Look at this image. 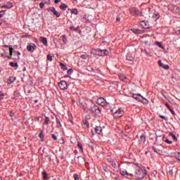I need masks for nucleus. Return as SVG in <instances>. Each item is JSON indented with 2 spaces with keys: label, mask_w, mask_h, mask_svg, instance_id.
Listing matches in <instances>:
<instances>
[{
  "label": "nucleus",
  "mask_w": 180,
  "mask_h": 180,
  "mask_svg": "<svg viewBox=\"0 0 180 180\" xmlns=\"http://www.w3.org/2000/svg\"><path fill=\"white\" fill-rule=\"evenodd\" d=\"M124 115V110L123 108H119L117 110L112 113L113 117L117 119V117H122Z\"/></svg>",
  "instance_id": "1"
},
{
  "label": "nucleus",
  "mask_w": 180,
  "mask_h": 180,
  "mask_svg": "<svg viewBox=\"0 0 180 180\" xmlns=\"http://www.w3.org/2000/svg\"><path fill=\"white\" fill-rule=\"evenodd\" d=\"M135 174L136 178H139V179H143V178L146 176L147 173L143 169H138L136 171Z\"/></svg>",
  "instance_id": "2"
},
{
  "label": "nucleus",
  "mask_w": 180,
  "mask_h": 180,
  "mask_svg": "<svg viewBox=\"0 0 180 180\" xmlns=\"http://www.w3.org/2000/svg\"><path fill=\"white\" fill-rule=\"evenodd\" d=\"M90 110L92 113H94V115H101V110L99 109V107H98V105H92Z\"/></svg>",
  "instance_id": "3"
},
{
  "label": "nucleus",
  "mask_w": 180,
  "mask_h": 180,
  "mask_svg": "<svg viewBox=\"0 0 180 180\" xmlns=\"http://www.w3.org/2000/svg\"><path fill=\"white\" fill-rule=\"evenodd\" d=\"M58 86L62 91H65L68 88V84H67V82L65 81H60L58 83Z\"/></svg>",
  "instance_id": "4"
},
{
  "label": "nucleus",
  "mask_w": 180,
  "mask_h": 180,
  "mask_svg": "<svg viewBox=\"0 0 180 180\" xmlns=\"http://www.w3.org/2000/svg\"><path fill=\"white\" fill-rule=\"evenodd\" d=\"M96 53L98 56H109V51L106 49H97Z\"/></svg>",
  "instance_id": "5"
},
{
  "label": "nucleus",
  "mask_w": 180,
  "mask_h": 180,
  "mask_svg": "<svg viewBox=\"0 0 180 180\" xmlns=\"http://www.w3.org/2000/svg\"><path fill=\"white\" fill-rule=\"evenodd\" d=\"M48 11L52 12V13H53L55 16H56V18H60L61 16V14L58 13L57 11H56V8L54 7H49L48 8Z\"/></svg>",
  "instance_id": "6"
},
{
  "label": "nucleus",
  "mask_w": 180,
  "mask_h": 180,
  "mask_svg": "<svg viewBox=\"0 0 180 180\" xmlns=\"http://www.w3.org/2000/svg\"><path fill=\"white\" fill-rule=\"evenodd\" d=\"M97 103L100 106H106L107 105L106 100L102 97L97 99Z\"/></svg>",
  "instance_id": "7"
},
{
  "label": "nucleus",
  "mask_w": 180,
  "mask_h": 180,
  "mask_svg": "<svg viewBox=\"0 0 180 180\" xmlns=\"http://www.w3.org/2000/svg\"><path fill=\"white\" fill-rule=\"evenodd\" d=\"M36 47V44L33 43L28 44V45L27 46V51H31V53H33Z\"/></svg>",
  "instance_id": "8"
},
{
  "label": "nucleus",
  "mask_w": 180,
  "mask_h": 180,
  "mask_svg": "<svg viewBox=\"0 0 180 180\" xmlns=\"http://www.w3.org/2000/svg\"><path fill=\"white\" fill-rule=\"evenodd\" d=\"M150 18H151L154 22H157V20L160 19V13L155 11L152 15H150Z\"/></svg>",
  "instance_id": "9"
},
{
  "label": "nucleus",
  "mask_w": 180,
  "mask_h": 180,
  "mask_svg": "<svg viewBox=\"0 0 180 180\" xmlns=\"http://www.w3.org/2000/svg\"><path fill=\"white\" fill-rule=\"evenodd\" d=\"M142 99H144L145 101H147V99H146V98L143 97V96H141V94H133L132 95V98H134V99H136V101H139V102H141V100L140 99V97Z\"/></svg>",
  "instance_id": "10"
},
{
  "label": "nucleus",
  "mask_w": 180,
  "mask_h": 180,
  "mask_svg": "<svg viewBox=\"0 0 180 180\" xmlns=\"http://www.w3.org/2000/svg\"><path fill=\"white\" fill-rule=\"evenodd\" d=\"M158 64L160 67H162V68H164V70H169V66L168 65L162 63L161 60H158Z\"/></svg>",
  "instance_id": "11"
},
{
  "label": "nucleus",
  "mask_w": 180,
  "mask_h": 180,
  "mask_svg": "<svg viewBox=\"0 0 180 180\" xmlns=\"http://www.w3.org/2000/svg\"><path fill=\"white\" fill-rule=\"evenodd\" d=\"M129 12L132 16H137V15H139V11L136 10L135 8L129 9Z\"/></svg>",
  "instance_id": "12"
},
{
  "label": "nucleus",
  "mask_w": 180,
  "mask_h": 180,
  "mask_svg": "<svg viewBox=\"0 0 180 180\" xmlns=\"http://www.w3.org/2000/svg\"><path fill=\"white\" fill-rule=\"evenodd\" d=\"M165 106H166L167 108V109H169V110H170L171 113H172L173 115H175V111L171 108V105H169V104H168V103L167 102H164L163 103Z\"/></svg>",
  "instance_id": "13"
},
{
  "label": "nucleus",
  "mask_w": 180,
  "mask_h": 180,
  "mask_svg": "<svg viewBox=\"0 0 180 180\" xmlns=\"http://www.w3.org/2000/svg\"><path fill=\"white\" fill-rule=\"evenodd\" d=\"M141 26L143 27V29H148V23L146 21H141Z\"/></svg>",
  "instance_id": "14"
},
{
  "label": "nucleus",
  "mask_w": 180,
  "mask_h": 180,
  "mask_svg": "<svg viewBox=\"0 0 180 180\" xmlns=\"http://www.w3.org/2000/svg\"><path fill=\"white\" fill-rule=\"evenodd\" d=\"M40 40L44 46H49V44H47V38L41 37Z\"/></svg>",
  "instance_id": "15"
},
{
  "label": "nucleus",
  "mask_w": 180,
  "mask_h": 180,
  "mask_svg": "<svg viewBox=\"0 0 180 180\" xmlns=\"http://www.w3.org/2000/svg\"><path fill=\"white\" fill-rule=\"evenodd\" d=\"M120 174H121V175H122V176H124L126 175H127V176L129 175V176H133V174H128L127 172L124 171V170H121Z\"/></svg>",
  "instance_id": "16"
},
{
  "label": "nucleus",
  "mask_w": 180,
  "mask_h": 180,
  "mask_svg": "<svg viewBox=\"0 0 180 180\" xmlns=\"http://www.w3.org/2000/svg\"><path fill=\"white\" fill-rule=\"evenodd\" d=\"M15 81H16V77L13 76L7 80V82L8 84H12V82H15Z\"/></svg>",
  "instance_id": "17"
},
{
  "label": "nucleus",
  "mask_w": 180,
  "mask_h": 180,
  "mask_svg": "<svg viewBox=\"0 0 180 180\" xmlns=\"http://www.w3.org/2000/svg\"><path fill=\"white\" fill-rule=\"evenodd\" d=\"M6 47H9V50H10V56L8 57V58H11L13 54V48H12V46H11V45L9 46H6Z\"/></svg>",
  "instance_id": "18"
},
{
  "label": "nucleus",
  "mask_w": 180,
  "mask_h": 180,
  "mask_svg": "<svg viewBox=\"0 0 180 180\" xmlns=\"http://www.w3.org/2000/svg\"><path fill=\"white\" fill-rule=\"evenodd\" d=\"M95 131L97 134H101V133H102V127L99 126L96 127Z\"/></svg>",
  "instance_id": "19"
},
{
  "label": "nucleus",
  "mask_w": 180,
  "mask_h": 180,
  "mask_svg": "<svg viewBox=\"0 0 180 180\" xmlns=\"http://www.w3.org/2000/svg\"><path fill=\"white\" fill-rule=\"evenodd\" d=\"M162 141H165V143H167V144H172V142L169 141V139H167L165 135L162 136Z\"/></svg>",
  "instance_id": "20"
},
{
  "label": "nucleus",
  "mask_w": 180,
  "mask_h": 180,
  "mask_svg": "<svg viewBox=\"0 0 180 180\" xmlns=\"http://www.w3.org/2000/svg\"><path fill=\"white\" fill-rule=\"evenodd\" d=\"M155 46H158V47H160V49H162L164 50V46H162V42L155 41Z\"/></svg>",
  "instance_id": "21"
},
{
  "label": "nucleus",
  "mask_w": 180,
  "mask_h": 180,
  "mask_svg": "<svg viewBox=\"0 0 180 180\" xmlns=\"http://www.w3.org/2000/svg\"><path fill=\"white\" fill-rule=\"evenodd\" d=\"M13 6L12 4H9V5H4L1 6V8L3 9H10V8H13Z\"/></svg>",
  "instance_id": "22"
},
{
  "label": "nucleus",
  "mask_w": 180,
  "mask_h": 180,
  "mask_svg": "<svg viewBox=\"0 0 180 180\" xmlns=\"http://www.w3.org/2000/svg\"><path fill=\"white\" fill-rule=\"evenodd\" d=\"M60 9H61L62 11H65L67 9V5L65 4H62L60 6Z\"/></svg>",
  "instance_id": "23"
},
{
  "label": "nucleus",
  "mask_w": 180,
  "mask_h": 180,
  "mask_svg": "<svg viewBox=\"0 0 180 180\" xmlns=\"http://www.w3.org/2000/svg\"><path fill=\"white\" fill-rule=\"evenodd\" d=\"M56 121L57 127H62L61 122L60 121V119L56 118Z\"/></svg>",
  "instance_id": "24"
},
{
  "label": "nucleus",
  "mask_w": 180,
  "mask_h": 180,
  "mask_svg": "<svg viewBox=\"0 0 180 180\" xmlns=\"http://www.w3.org/2000/svg\"><path fill=\"white\" fill-rule=\"evenodd\" d=\"M9 65L11 67H16V68L19 67V65H18L17 63H13V62H10Z\"/></svg>",
  "instance_id": "25"
},
{
  "label": "nucleus",
  "mask_w": 180,
  "mask_h": 180,
  "mask_svg": "<svg viewBox=\"0 0 180 180\" xmlns=\"http://www.w3.org/2000/svg\"><path fill=\"white\" fill-rule=\"evenodd\" d=\"M80 58L82 60H86V58H88V55L86 53L82 54L80 55Z\"/></svg>",
  "instance_id": "26"
},
{
  "label": "nucleus",
  "mask_w": 180,
  "mask_h": 180,
  "mask_svg": "<svg viewBox=\"0 0 180 180\" xmlns=\"http://www.w3.org/2000/svg\"><path fill=\"white\" fill-rule=\"evenodd\" d=\"M174 157L176 158V160L180 161V153L179 152H176L174 153Z\"/></svg>",
  "instance_id": "27"
},
{
  "label": "nucleus",
  "mask_w": 180,
  "mask_h": 180,
  "mask_svg": "<svg viewBox=\"0 0 180 180\" xmlns=\"http://www.w3.org/2000/svg\"><path fill=\"white\" fill-rule=\"evenodd\" d=\"M71 13L73 15H78V10L77 8H72L71 10Z\"/></svg>",
  "instance_id": "28"
},
{
  "label": "nucleus",
  "mask_w": 180,
  "mask_h": 180,
  "mask_svg": "<svg viewBox=\"0 0 180 180\" xmlns=\"http://www.w3.org/2000/svg\"><path fill=\"white\" fill-rule=\"evenodd\" d=\"M42 2L44 5H50V4H51V1L50 0H43Z\"/></svg>",
  "instance_id": "29"
},
{
  "label": "nucleus",
  "mask_w": 180,
  "mask_h": 180,
  "mask_svg": "<svg viewBox=\"0 0 180 180\" xmlns=\"http://www.w3.org/2000/svg\"><path fill=\"white\" fill-rule=\"evenodd\" d=\"M42 176L44 178V179H47L48 178V174H47V172H46V171H44L43 173H42Z\"/></svg>",
  "instance_id": "30"
},
{
  "label": "nucleus",
  "mask_w": 180,
  "mask_h": 180,
  "mask_svg": "<svg viewBox=\"0 0 180 180\" xmlns=\"http://www.w3.org/2000/svg\"><path fill=\"white\" fill-rule=\"evenodd\" d=\"M77 147H79V148H80L82 153H84V148L82 147V144H81V143H77Z\"/></svg>",
  "instance_id": "31"
},
{
  "label": "nucleus",
  "mask_w": 180,
  "mask_h": 180,
  "mask_svg": "<svg viewBox=\"0 0 180 180\" xmlns=\"http://www.w3.org/2000/svg\"><path fill=\"white\" fill-rule=\"evenodd\" d=\"M39 137L41 141H43L44 140V135H43V133H40L39 135Z\"/></svg>",
  "instance_id": "32"
},
{
  "label": "nucleus",
  "mask_w": 180,
  "mask_h": 180,
  "mask_svg": "<svg viewBox=\"0 0 180 180\" xmlns=\"http://www.w3.org/2000/svg\"><path fill=\"white\" fill-rule=\"evenodd\" d=\"M170 136L172 137L173 140H174V141H178V138H176V136H175L173 134H170Z\"/></svg>",
  "instance_id": "33"
},
{
  "label": "nucleus",
  "mask_w": 180,
  "mask_h": 180,
  "mask_svg": "<svg viewBox=\"0 0 180 180\" xmlns=\"http://www.w3.org/2000/svg\"><path fill=\"white\" fill-rule=\"evenodd\" d=\"M131 32H133V33H135L136 34H139V33H140V31L137 29H132Z\"/></svg>",
  "instance_id": "34"
},
{
  "label": "nucleus",
  "mask_w": 180,
  "mask_h": 180,
  "mask_svg": "<svg viewBox=\"0 0 180 180\" xmlns=\"http://www.w3.org/2000/svg\"><path fill=\"white\" fill-rule=\"evenodd\" d=\"M49 122H50V118L46 117H45V121H44V124H49Z\"/></svg>",
  "instance_id": "35"
},
{
  "label": "nucleus",
  "mask_w": 180,
  "mask_h": 180,
  "mask_svg": "<svg viewBox=\"0 0 180 180\" xmlns=\"http://www.w3.org/2000/svg\"><path fill=\"white\" fill-rule=\"evenodd\" d=\"M46 58L48 61H53V57L51 55H47Z\"/></svg>",
  "instance_id": "36"
},
{
  "label": "nucleus",
  "mask_w": 180,
  "mask_h": 180,
  "mask_svg": "<svg viewBox=\"0 0 180 180\" xmlns=\"http://www.w3.org/2000/svg\"><path fill=\"white\" fill-rule=\"evenodd\" d=\"M58 143H60V144H64V143H65V141H64V138H60L58 140Z\"/></svg>",
  "instance_id": "37"
},
{
  "label": "nucleus",
  "mask_w": 180,
  "mask_h": 180,
  "mask_svg": "<svg viewBox=\"0 0 180 180\" xmlns=\"http://www.w3.org/2000/svg\"><path fill=\"white\" fill-rule=\"evenodd\" d=\"M4 97H5V94H4L2 91H0V101H2V99H4Z\"/></svg>",
  "instance_id": "38"
},
{
  "label": "nucleus",
  "mask_w": 180,
  "mask_h": 180,
  "mask_svg": "<svg viewBox=\"0 0 180 180\" xmlns=\"http://www.w3.org/2000/svg\"><path fill=\"white\" fill-rule=\"evenodd\" d=\"M86 70L89 71V72H92V71H94V69L92 68H91L90 66H88L86 68Z\"/></svg>",
  "instance_id": "39"
},
{
  "label": "nucleus",
  "mask_w": 180,
  "mask_h": 180,
  "mask_svg": "<svg viewBox=\"0 0 180 180\" xmlns=\"http://www.w3.org/2000/svg\"><path fill=\"white\" fill-rule=\"evenodd\" d=\"M62 40L63 43H67V38H65V35L62 36Z\"/></svg>",
  "instance_id": "40"
},
{
  "label": "nucleus",
  "mask_w": 180,
  "mask_h": 180,
  "mask_svg": "<svg viewBox=\"0 0 180 180\" xmlns=\"http://www.w3.org/2000/svg\"><path fill=\"white\" fill-rule=\"evenodd\" d=\"M120 79H122V81H127V77H126L124 76H120Z\"/></svg>",
  "instance_id": "41"
},
{
  "label": "nucleus",
  "mask_w": 180,
  "mask_h": 180,
  "mask_svg": "<svg viewBox=\"0 0 180 180\" xmlns=\"http://www.w3.org/2000/svg\"><path fill=\"white\" fill-rule=\"evenodd\" d=\"M4 15H5V11H0V18H3Z\"/></svg>",
  "instance_id": "42"
},
{
  "label": "nucleus",
  "mask_w": 180,
  "mask_h": 180,
  "mask_svg": "<svg viewBox=\"0 0 180 180\" xmlns=\"http://www.w3.org/2000/svg\"><path fill=\"white\" fill-rule=\"evenodd\" d=\"M51 137H52V139H53V140H55V141H57V140H58L57 136H56V134H51Z\"/></svg>",
  "instance_id": "43"
},
{
  "label": "nucleus",
  "mask_w": 180,
  "mask_h": 180,
  "mask_svg": "<svg viewBox=\"0 0 180 180\" xmlns=\"http://www.w3.org/2000/svg\"><path fill=\"white\" fill-rule=\"evenodd\" d=\"M39 8H41V9L44 8V3L43 1L39 4Z\"/></svg>",
  "instance_id": "44"
},
{
  "label": "nucleus",
  "mask_w": 180,
  "mask_h": 180,
  "mask_svg": "<svg viewBox=\"0 0 180 180\" xmlns=\"http://www.w3.org/2000/svg\"><path fill=\"white\" fill-rule=\"evenodd\" d=\"M72 72H74V70H72V69H69V70H68V74L69 75H71V74H72Z\"/></svg>",
  "instance_id": "45"
},
{
  "label": "nucleus",
  "mask_w": 180,
  "mask_h": 180,
  "mask_svg": "<svg viewBox=\"0 0 180 180\" xmlns=\"http://www.w3.org/2000/svg\"><path fill=\"white\" fill-rule=\"evenodd\" d=\"M73 178H74L75 180H79V177H78L77 174H74Z\"/></svg>",
  "instance_id": "46"
},
{
  "label": "nucleus",
  "mask_w": 180,
  "mask_h": 180,
  "mask_svg": "<svg viewBox=\"0 0 180 180\" xmlns=\"http://www.w3.org/2000/svg\"><path fill=\"white\" fill-rule=\"evenodd\" d=\"M153 150L154 153H156V154H158L159 151H158V150H157V148L155 147H153Z\"/></svg>",
  "instance_id": "47"
},
{
  "label": "nucleus",
  "mask_w": 180,
  "mask_h": 180,
  "mask_svg": "<svg viewBox=\"0 0 180 180\" xmlns=\"http://www.w3.org/2000/svg\"><path fill=\"white\" fill-rule=\"evenodd\" d=\"M70 30H77V29L75 28V27H74V25H72L70 27Z\"/></svg>",
  "instance_id": "48"
},
{
  "label": "nucleus",
  "mask_w": 180,
  "mask_h": 180,
  "mask_svg": "<svg viewBox=\"0 0 180 180\" xmlns=\"http://www.w3.org/2000/svg\"><path fill=\"white\" fill-rule=\"evenodd\" d=\"M9 116H10V117H13V116H15V114L12 112H9Z\"/></svg>",
  "instance_id": "49"
},
{
  "label": "nucleus",
  "mask_w": 180,
  "mask_h": 180,
  "mask_svg": "<svg viewBox=\"0 0 180 180\" xmlns=\"http://www.w3.org/2000/svg\"><path fill=\"white\" fill-rule=\"evenodd\" d=\"M159 117H160V119H163L164 120H167V118L164 115H160Z\"/></svg>",
  "instance_id": "50"
},
{
  "label": "nucleus",
  "mask_w": 180,
  "mask_h": 180,
  "mask_svg": "<svg viewBox=\"0 0 180 180\" xmlns=\"http://www.w3.org/2000/svg\"><path fill=\"white\" fill-rule=\"evenodd\" d=\"M141 140H144V141H146V136H144V135H141Z\"/></svg>",
  "instance_id": "51"
},
{
  "label": "nucleus",
  "mask_w": 180,
  "mask_h": 180,
  "mask_svg": "<svg viewBox=\"0 0 180 180\" xmlns=\"http://www.w3.org/2000/svg\"><path fill=\"white\" fill-rule=\"evenodd\" d=\"M116 20H117V22H120V17H117Z\"/></svg>",
  "instance_id": "52"
},
{
  "label": "nucleus",
  "mask_w": 180,
  "mask_h": 180,
  "mask_svg": "<svg viewBox=\"0 0 180 180\" xmlns=\"http://www.w3.org/2000/svg\"><path fill=\"white\" fill-rule=\"evenodd\" d=\"M173 174H174V172H172V171H169V175L172 176V175H173Z\"/></svg>",
  "instance_id": "53"
},
{
  "label": "nucleus",
  "mask_w": 180,
  "mask_h": 180,
  "mask_svg": "<svg viewBox=\"0 0 180 180\" xmlns=\"http://www.w3.org/2000/svg\"><path fill=\"white\" fill-rule=\"evenodd\" d=\"M61 0H55V4H58V2H60Z\"/></svg>",
  "instance_id": "54"
},
{
  "label": "nucleus",
  "mask_w": 180,
  "mask_h": 180,
  "mask_svg": "<svg viewBox=\"0 0 180 180\" xmlns=\"http://www.w3.org/2000/svg\"><path fill=\"white\" fill-rule=\"evenodd\" d=\"M145 53H146V54L147 55V56H148L150 53H148V52H147V51L146 50H145Z\"/></svg>",
  "instance_id": "55"
},
{
  "label": "nucleus",
  "mask_w": 180,
  "mask_h": 180,
  "mask_svg": "<svg viewBox=\"0 0 180 180\" xmlns=\"http://www.w3.org/2000/svg\"><path fill=\"white\" fill-rule=\"evenodd\" d=\"M17 54H18V56H20V52L17 51Z\"/></svg>",
  "instance_id": "56"
},
{
  "label": "nucleus",
  "mask_w": 180,
  "mask_h": 180,
  "mask_svg": "<svg viewBox=\"0 0 180 180\" xmlns=\"http://www.w3.org/2000/svg\"><path fill=\"white\" fill-rule=\"evenodd\" d=\"M144 44H148V41H146L144 42Z\"/></svg>",
  "instance_id": "57"
},
{
  "label": "nucleus",
  "mask_w": 180,
  "mask_h": 180,
  "mask_svg": "<svg viewBox=\"0 0 180 180\" xmlns=\"http://www.w3.org/2000/svg\"><path fill=\"white\" fill-rule=\"evenodd\" d=\"M127 60H128L129 61H131V59L127 58Z\"/></svg>",
  "instance_id": "58"
},
{
  "label": "nucleus",
  "mask_w": 180,
  "mask_h": 180,
  "mask_svg": "<svg viewBox=\"0 0 180 180\" xmlns=\"http://www.w3.org/2000/svg\"><path fill=\"white\" fill-rule=\"evenodd\" d=\"M37 102H39L38 100H35V101H34V103H37Z\"/></svg>",
  "instance_id": "59"
},
{
  "label": "nucleus",
  "mask_w": 180,
  "mask_h": 180,
  "mask_svg": "<svg viewBox=\"0 0 180 180\" xmlns=\"http://www.w3.org/2000/svg\"><path fill=\"white\" fill-rule=\"evenodd\" d=\"M17 60H20V58L19 56H18Z\"/></svg>",
  "instance_id": "60"
},
{
  "label": "nucleus",
  "mask_w": 180,
  "mask_h": 180,
  "mask_svg": "<svg viewBox=\"0 0 180 180\" xmlns=\"http://www.w3.org/2000/svg\"><path fill=\"white\" fill-rule=\"evenodd\" d=\"M104 171H106V167H103Z\"/></svg>",
  "instance_id": "61"
},
{
  "label": "nucleus",
  "mask_w": 180,
  "mask_h": 180,
  "mask_svg": "<svg viewBox=\"0 0 180 180\" xmlns=\"http://www.w3.org/2000/svg\"><path fill=\"white\" fill-rule=\"evenodd\" d=\"M61 65H62V67H65V66H64V64H63V63H61Z\"/></svg>",
  "instance_id": "62"
},
{
  "label": "nucleus",
  "mask_w": 180,
  "mask_h": 180,
  "mask_svg": "<svg viewBox=\"0 0 180 180\" xmlns=\"http://www.w3.org/2000/svg\"><path fill=\"white\" fill-rule=\"evenodd\" d=\"M98 1H101V0H98Z\"/></svg>",
  "instance_id": "63"
}]
</instances>
